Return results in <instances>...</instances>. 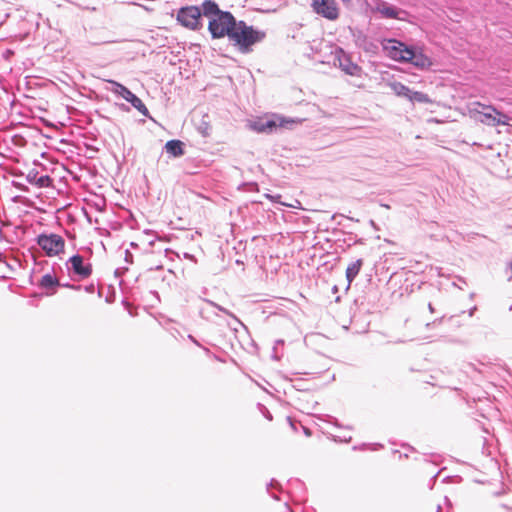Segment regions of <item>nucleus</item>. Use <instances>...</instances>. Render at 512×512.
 Here are the masks:
<instances>
[{
	"label": "nucleus",
	"mask_w": 512,
	"mask_h": 512,
	"mask_svg": "<svg viewBox=\"0 0 512 512\" xmlns=\"http://www.w3.org/2000/svg\"><path fill=\"white\" fill-rule=\"evenodd\" d=\"M108 83L112 85L110 91L123 99L129 102L136 110H138L142 115L148 116L149 111L142 100L137 97L134 93H132L127 87L118 83L114 80H108Z\"/></svg>",
	"instance_id": "20e7f679"
},
{
	"label": "nucleus",
	"mask_w": 512,
	"mask_h": 512,
	"mask_svg": "<svg viewBox=\"0 0 512 512\" xmlns=\"http://www.w3.org/2000/svg\"><path fill=\"white\" fill-rule=\"evenodd\" d=\"M469 114L474 120L488 126L508 125L510 120L508 115L497 110L494 106L480 102L472 103Z\"/></svg>",
	"instance_id": "f03ea898"
},
{
	"label": "nucleus",
	"mask_w": 512,
	"mask_h": 512,
	"mask_svg": "<svg viewBox=\"0 0 512 512\" xmlns=\"http://www.w3.org/2000/svg\"><path fill=\"white\" fill-rule=\"evenodd\" d=\"M202 15V8L200 9L197 6L182 7L177 13V21L185 28L190 30H198L202 27Z\"/></svg>",
	"instance_id": "7ed1b4c3"
},
{
	"label": "nucleus",
	"mask_w": 512,
	"mask_h": 512,
	"mask_svg": "<svg viewBox=\"0 0 512 512\" xmlns=\"http://www.w3.org/2000/svg\"><path fill=\"white\" fill-rule=\"evenodd\" d=\"M58 284H59L58 280L51 274L43 275L41 278V281H40V286L44 289L53 288V287L57 286Z\"/></svg>",
	"instance_id": "dca6fc26"
},
{
	"label": "nucleus",
	"mask_w": 512,
	"mask_h": 512,
	"mask_svg": "<svg viewBox=\"0 0 512 512\" xmlns=\"http://www.w3.org/2000/svg\"><path fill=\"white\" fill-rule=\"evenodd\" d=\"M404 53L406 54L405 62H410L418 68H428L432 65L430 58L421 51L409 48L408 50H404Z\"/></svg>",
	"instance_id": "f8f14e48"
},
{
	"label": "nucleus",
	"mask_w": 512,
	"mask_h": 512,
	"mask_svg": "<svg viewBox=\"0 0 512 512\" xmlns=\"http://www.w3.org/2000/svg\"><path fill=\"white\" fill-rule=\"evenodd\" d=\"M51 178L48 175L41 176L37 179V185L39 187H47L51 182Z\"/></svg>",
	"instance_id": "a211bd4d"
},
{
	"label": "nucleus",
	"mask_w": 512,
	"mask_h": 512,
	"mask_svg": "<svg viewBox=\"0 0 512 512\" xmlns=\"http://www.w3.org/2000/svg\"><path fill=\"white\" fill-rule=\"evenodd\" d=\"M335 59L343 72L351 76L358 75L360 67L353 63L351 58L342 49L336 50Z\"/></svg>",
	"instance_id": "9b49d317"
},
{
	"label": "nucleus",
	"mask_w": 512,
	"mask_h": 512,
	"mask_svg": "<svg viewBox=\"0 0 512 512\" xmlns=\"http://www.w3.org/2000/svg\"><path fill=\"white\" fill-rule=\"evenodd\" d=\"M37 243L48 256L58 255L65 245L64 239L57 234H41L37 238Z\"/></svg>",
	"instance_id": "39448f33"
},
{
	"label": "nucleus",
	"mask_w": 512,
	"mask_h": 512,
	"mask_svg": "<svg viewBox=\"0 0 512 512\" xmlns=\"http://www.w3.org/2000/svg\"><path fill=\"white\" fill-rule=\"evenodd\" d=\"M183 143L180 140H169L165 144L166 152L174 157H179L184 154Z\"/></svg>",
	"instance_id": "ddd939ff"
},
{
	"label": "nucleus",
	"mask_w": 512,
	"mask_h": 512,
	"mask_svg": "<svg viewBox=\"0 0 512 512\" xmlns=\"http://www.w3.org/2000/svg\"><path fill=\"white\" fill-rule=\"evenodd\" d=\"M67 267L79 279H86L92 273L91 265L85 264L84 258L78 254L69 258L67 261Z\"/></svg>",
	"instance_id": "0eeeda50"
},
{
	"label": "nucleus",
	"mask_w": 512,
	"mask_h": 512,
	"mask_svg": "<svg viewBox=\"0 0 512 512\" xmlns=\"http://www.w3.org/2000/svg\"><path fill=\"white\" fill-rule=\"evenodd\" d=\"M363 261L361 259H358L351 264L348 265L346 269V278L348 280V283L350 284L356 276L359 274V271L362 267Z\"/></svg>",
	"instance_id": "4468645a"
},
{
	"label": "nucleus",
	"mask_w": 512,
	"mask_h": 512,
	"mask_svg": "<svg viewBox=\"0 0 512 512\" xmlns=\"http://www.w3.org/2000/svg\"><path fill=\"white\" fill-rule=\"evenodd\" d=\"M383 49L386 55L391 59L405 62L406 54L404 53V50H408L409 47L397 40L389 39L383 44Z\"/></svg>",
	"instance_id": "6e6552de"
},
{
	"label": "nucleus",
	"mask_w": 512,
	"mask_h": 512,
	"mask_svg": "<svg viewBox=\"0 0 512 512\" xmlns=\"http://www.w3.org/2000/svg\"><path fill=\"white\" fill-rule=\"evenodd\" d=\"M210 305H212L213 307L217 308L219 311L231 316L232 318H234L235 320L238 321V319L231 313L229 312L227 309H225L224 307L212 302V301H207Z\"/></svg>",
	"instance_id": "6ab92c4d"
},
{
	"label": "nucleus",
	"mask_w": 512,
	"mask_h": 512,
	"mask_svg": "<svg viewBox=\"0 0 512 512\" xmlns=\"http://www.w3.org/2000/svg\"><path fill=\"white\" fill-rule=\"evenodd\" d=\"M428 309H429V311H430L431 313H433V312H434V307L432 306V304H431V303H429V304H428Z\"/></svg>",
	"instance_id": "aec40b11"
},
{
	"label": "nucleus",
	"mask_w": 512,
	"mask_h": 512,
	"mask_svg": "<svg viewBox=\"0 0 512 512\" xmlns=\"http://www.w3.org/2000/svg\"><path fill=\"white\" fill-rule=\"evenodd\" d=\"M311 6L316 14L328 20L333 21L339 17L336 0H311Z\"/></svg>",
	"instance_id": "423d86ee"
},
{
	"label": "nucleus",
	"mask_w": 512,
	"mask_h": 512,
	"mask_svg": "<svg viewBox=\"0 0 512 512\" xmlns=\"http://www.w3.org/2000/svg\"><path fill=\"white\" fill-rule=\"evenodd\" d=\"M389 86L397 96L405 97L407 99L409 98L411 90L406 85L402 84L401 82L394 81L391 82Z\"/></svg>",
	"instance_id": "2eb2a0df"
},
{
	"label": "nucleus",
	"mask_w": 512,
	"mask_h": 512,
	"mask_svg": "<svg viewBox=\"0 0 512 512\" xmlns=\"http://www.w3.org/2000/svg\"><path fill=\"white\" fill-rule=\"evenodd\" d=\"M381 206H382V207H385V208H387V209H389V208H390V206H389V205H387V204H381Z\"/></svg>",
	"instance_id": "412c9836"
},
{
	"label": "nucleus",
	"mask_w": 512,
	"mask_h": 512,
	"mask_svg": "<svg viewBox=\"0 0 512 512\" xmlns=\"http://www.w3.org/2000/svg\"><path fill=\"white\" fill-rule=\"evenodd\" d=\"M411 102H418V103H430L431 100L429 96L423 92L419 91H412L410 93V96L408 98Z\"/></svg>",
	"instance_id": "f3484780"
},
{
	"label": "nucleus",
	"mask_w": 512,
	"mask_h": 512,
	"mask_svg": "<svg viewBox=\"0 0 512 512\" xmlns=\"http://www.w3.org/2000/svg\"><path fill=\"white\" fill-rule=\"evenodd\" d=\"M289 121H286L283 118H273V119H260L258 121L253 122L251 125L252 129L259 132V133H272L279 127L285 126L286 123Z\"/></svg>",
	"instance_id": "9d476101"
},
{
	"label": "nucleus",
	"mask_w": 512,
	"mask_h": 512,
	"mask_svg": "<svg viewBox=\"0 0 512 512\" xmlns=\"http://www.w3.org/2000/svg\"><path fill=\"white\" fill-rule=\"evenodd\" d=\"M374 11L381 14L383 18L387 19H403L402 15L405 14V11L383 1V0H375Z\"/></svg>",
	"instance_id": "1a4fd4ad"
},
{
	"label": "nucleus",
	"mask_w": 512,
	"mask_h": 512,
	"mask_svg": "<svg viewBox=\"0 0 512 512\" xmlns=\"http://www.w3.org/2000/svg\"><path fill=\"white\" fill-rule=\"evenodd\" d=\"M203 16L208 18V31L213 39L228 37L241 53H249L251 47L265 38L263 31L237 21L228 11H222L212 0L202 3Z\"/></svg>",
	"instance_id": "f257e3e1"
}]
</instances>
